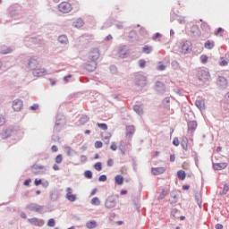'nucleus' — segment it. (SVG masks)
<instances>
[{"label":"nucleus","mask_w":229,"mask_h":229,"mask_svg":"<svg viewBox=\"0 0 229 229\" xmlns=\"http://www.w3.org/2000/svg\"><path fill=\"white\" fill-rule=\"evenodd\" d=\"M67 124V119L63 114H58L55 117V123L54 125V133H60L65 125Z\"/></svg>","instance_id":"1"},{"label":"nucleus","mask_w":229,"mask_h":229,"mask_svg":"<svg viewBox=\"0 0 229 229\" xmlns=\"http://www.w3.org/2000/svg\"><path fill=\"white\" fill-rule=\"evenodd\" d=\"M27 210H30V212H36L37 214H46L47 209L46 206H40L37 203H30L26 206Z\"/></svg>","instance_id":"2"},{"label":"nucleus","mask_w":229,"mask_h":229,"mask_svg":"<svg viewBox=\"0 0 229 229\" xmlns=\"http://www.w3.org/2000/svg\"><path fill=\"white\" fill-rule=\"evenodd\" d=\"M30 171L35 174V176H38L40 174H46L47 168L42 165L35 164L30 167Z\"/></svg>","instance_id":"3"},{"label":"nucleus","mask_w":229,"mask_h":229,"mask_svg":"<svg viewBox=\"0 0 229 229\" xmlns=\"http://www.w3.org/2000/svg\"><path fill=\"white\" fill-rule=\"evenodd\" d=\"M181 53L183 55H187V53H191L192 51V43L191 41H182L181 43Z\"/></svg>","instance_id":"4"},{"label":"nucleus","mask_w":229,"mask_h":229,"mask_svg":"<svg viewBox=\"0 0 229 229\" xmlns=\"http://www.w3.org/2000/svg\"><path fill=\"white\" fill-rule=\"evenodd\" d=\"M106 208H115L117 205V197L111 195L109 196L105 202Z\"/></svg>","instance_id":"5"},{"label":"nucleus","mask_w":229,"mask_h":229,"mask_svg":"<svg viewBox=\"0 0 229 229\" xmlns=\"http://www.w3.org/2000/svg\"><path fill=\"white\" fill-rule=\"evenodd\" d=\"M198 79L199 81L207 83V81L210 80V72H207L206 70H199L198 72Z\"/></svg>","instance_id":"6"},{"label":"nucleus","mask_w":229,"mask_h":229,"mask_svg":"<svg viewBox=\"0 0 229 229\" xmlns=\"http://www.w3.org/2000/svg\"><path fill=\"white\" fill-rule=\"evenodd\" d=\"M13 134V127L10 126L6 129L3 130V131L0 132V141L5 140V139H8L9 137H12Z\"/></svg>","instance_id":"7"},{"label":"nucleus","mask_w":229,"mask_h":229,"mask_svg":"<svg viewBox=\"0 0 229 229\" xmlns=\"http://www.w3.org/2000/svg\"><path fill=\"white\" fill-rule=\"evenodd\" d=\"M58 10L62 13H69L72 10V6L67 2H63L58 5Z\"/></svg>","instance_id":"8"},{"label":"nucleus","mask_w":229,"mask_h":229,"mask_svg":"<svg viewBox=\"0 0 229 229\" xmlns=\"http://www.w3.org/2000/svg\"><path fill=\"white\" fill-rule=\"evenodd\" d=\"M216 85L221 90H225L228 87V81L223 76H219L216 81Z\"/></svg>","instance_id":"9"},{"label":"nucleus","mask_w":229,"mask_h":229,"mask_svg":"<svg viewBox=\"0 0 229 229\" xmlns=\"http://www.w3.org/2000/svg\"><path fill=\"white\" fill-rule=\"evenodd\" d=\"M22 106H24L22 100L16 98L13 101V110H14V112H21V110H22Z\"/></svg>","instance_id":"10"},{"label":"nucleus","mask_w":229,"mask_h":229,"mask_svg":"<svg viewBox=\"0 0 229 229\" xmlns=\"http://www.w3.org/2000/svg\"><path fill=\"white\" fill-rule=\"evenodd\" d=\"M97 67H98V63L92 60H89L84 65V68L86 69V71H89V72H93V71H96Z\"/></svg>","instance_id":"11"},{"label":"nucleus","mask_w":229,"mask_h":229,"mask_svg":"<svg viewBox=\"0 0 229 229\" xmlns=\"http://www.w3.org/2000/svg\"><path fill=\"white\" fill-rule=\"evenodd\" d=\"M100 56L99 49L93 48L89 55V60H91L93 62H96V60H98Z\"/></svg>","instance_id":"12"},{"label":"nucleus","mask_w":229,"mask_h":229,"mask_svg":"<svg viewBox=\"0 0 229 229\" xmlns=\"http://www.w3.org/2000/svg\"><path fill=\"white\" fill-rule=\"evenodd\" d=\"M131 148V145L126 144L124 140H121L120 144L118 146V148L121 150L122 155H126V149H130Z\"/></svg>","instance_id":"13"},{"label":"nucleus","mask_w":229,"mask_h":229,"mask_svg":"<svg viewBox=\"0 0 229 229\" xmlns=\"http://www.w3.org/2000/svg\"><path fill=\"white\" fill-rule=\"evenodd\" d=\"M33 76H36L37 78H40L42 76H46V74H47V71H46V69L44 68H36L33 72H32Z\"/></svg>","instance_id":"14"},{"label":"nucleus","mask_w":229,"mask_h":229,"mask_svg":"<svg viewBox=\"0 0 229 229\" xmlns=\"http://www.w3.org/2000/svg\"><path fill=\"white\" fill-rule=\"evenodd\" d=\"M147 83H148V81L144 76L138 75L136 77V85H138V87H146Z\"/></svg>","instance_id":"15"},{"label":"nucleus","mask_w":229,"mask_h":229,"mask_svg":"<svg viewBox=\"0 0 229 229\" xmlns=\"http://www.w3.org/2000/svg\"><path fill=\"white\" fill-rule=\"evenodd\" d=\"M66 192V199L72 203H74V201H76V195L72 194V188H67Z\"/></svg>","instance_id":"16"},{"label":"nucleus","mask_w":229,"mask_h":229,"mask_svg":"<svg viewBox=\"0 0 229 229\" xmlns=\"http://www.w3.org/2000/svg\"><path fill=\"white\" fill-rule=\"evenodd\" d=\"M38 65V61H37V58L31 57L30 59H29V63H28L29 69H31V71H35Z\"/></svg>","instance_id":"17"},{"label":"nucleus","mask_w":229,"mask_h":229,"mask_svg":"<svg viewBox=\"0 0 229 229\" xmlns=\"http://www.w3.org/2000/svg\"><path fill=\"white\" fill-rule=\"evenodd\" d=\"M196 128H198V122L196 121L188 122L189 133H194V131H196Z\"/></svg>","instance_id":"18"},{"label":"nucleus","mask_w":229,"mask_h":229,"mask_svg":"<svg viewBox=\"0 0 229 229\" xmlns=\"http://www.w3.org/2000/svg\"><path fill=\"white\" fill-rule=\"evenodd\" d=\"M126 55H128V48L126 46H122L119 47L118 56L120 58H126Z\"/></svg>","instance_id":"19"},{"label":"nucleus","mask_w":229,"mask_h":229,"mask_svg":"<svg viewBox=\"0 0 229 229\" xmlns=\"http://www.w3.org/2000/svg\"><path fill=\"white\" fill-rule=\"evenodd\" d=\"M226 167H228L227 163H214L213 164V169H215V171H221L222 169H226Z\"/></svg>","instance_id":"20"},{"label":"nucleus","mask_w":229,"mask_h":229,"mask_svg":"<svg viewBox=\"0 0 229 229\" xmlns=\"http://www.w3.org/2000/svg\"><path fill=\"white\" fill-rule=\"evenodd\" d=\"M156 90L158 92V94H164V92H165V86L164 83L157 81L156 83Z\"/></svg>","instance_id":"21"},{"label":"nucleus","mask_w":229,"mask_h":229,"mask_svg":"<svg viewBox=\"0 0 229 229\" xmlns=\"http://www.w3.org/2000/svg\"><path fill=\"white\" fill-rule=\"evenodd\" d=\"M205 49H208V51L214 49L216 47V42L214 40H207L204 43Z\"/></svg>","instance_id":"22"},{"label":"nucleus","mask_w":229,"mask_h":229,"mask_svg":"<svg viewBox=\"0 0 229 229\" xmlns=\"http://www.w3.org/2000/svg\"><path fill=\"white\" fill-rule=\"evenodd\" d=\"M164 173H165V167L152 168V174H154L155 176H158V174H164Z\"/></svg>","instance_id":"23"},{"label":"nucleus","mask_w":229,"mask_h":229,"mask_svg":"<svg viewBox=\"0 0 229 229\" xmlns=\"http://www.w3.org/2000/svg\"><path fill=\"white\" fill-rule=\"evenodd\" d=\"M64 149L68 157H76V155H78V152L71 147H65Z\"/></svg>","instance_id":"24"},{"label":"nucleus","mask_w":229,"mask_h":229,"mask_svg":"<svg viewBox=\"0 0 229 229\" xmlns=\"http://www.w3.org/2000/svg\"><path fill=\"white\" fill-rule=\"evenodd\" d=\"M28 221L33 226H42L44 225V224H41L40 220H38V218H37V217L29 218Z\"/></svg>","instance_id":"25"},{"label":"nucleus","mask_w":229,"mask_h":229,"mask_svg":"<svg viewBox=\"0 0 229 229\" xmlns=\"http://www.w3.org/2000/svg\"><path fill=\"white\" fill-rule=\"evenodd\" d=\"M141 53H143L144 55H151V53H153V47L145 45L141 48Z\"/></svg>","instance_id":"26"},{"label":"nucleus","mask_w":229,"mask_h":229,"mask_svg":"<svg viewBox=\"0 0 229 229\" xmlns=\"http://www.w3.org/2000/svg\"><path fill=\"white\" fill-rule=\"evenodd\" d=\"M195 106L200 110V112H203L205 110V100H196Z\"/></svg>","instance_id":"27"},{"label":"nucleus","mask_w":229,"mask_h":229,"mask_svg":"<svg viewBox=\"0 0 229 229\" xmlns=\"http://www.w3.org/2000/svg\"><path fill=\"white\" fill-rule=\"evenodd\" d=\"M58 42L64 46H66V44H69V38L66 35H61L58 37Z\"/></svg>","instance_id":"28"},{"label":"nucleus","mask_w":229,"mask_h":229,"mask_svg":"<svg viewBox=\"0 0 229 229\" xmlns=\"http://www.w3.org/2000/svg\"><path fill=\"white\" fill-rule=\"evenodd\" d=\"M86 228L88 229L98 228V222H96V220L88 221L86 223Z\"/></svg>","instance_id":"29"},{"label":"nucleus","mask_w":229,"mask_h":229,"mask_svg":"<svg viewBox=\"0 0 229 229\" xmlns=\"http://www.w3.org/2000/svg\"><path fill=\"white\" fill-rule=\"evenodd\" d=\"M133 110L138 114V115H144V109L142 108V106L135 105L133 106Z\"/></svg>","instance_id":"30"},{"label":"nucleus","mask_w":229,"mask_h":229,"mask_svg":"<svg viewBox=\"0 0 229 229\" xmlns=\"http://www.w3.org/2000/svg\"><path fill=\"white\" fill-rule=\"evenodd\" d=\"M135 133V126L133 125H129L126 127V135L127 137H131Z\"/></svg>","instance_id":"31"},{"label":"nucleus","mask_w":229,"mask_h":229,"mask_svg":"<svg viewBox=\"0 0 229 229\" xmlns=\"http://www.w3.org/2000/svg\"><path fill=\"white\" fill-rule=\"evenodd\" d=\"M170 198V203H178V193L176 191H173Z\"/></svg>","instance_id":"32"},{"label":"nucleus","mask_w":229,"mask_h":229,"mask_svg":"<svg viewBox=\"0 0 229 229\" xmlns=\"http://www.w3.org/2000/svg\"><path fill=\"white\" fill-rule=\"evenodd\" d=\"M114 182L116 185H123V183H124V177H123L121 174H118L114 177Z\"/></svg>","instance_id":"33"},{"label":"nucleus","mask_w":229,"mask_h":229,"mask_svg":"<svg viewBox=\"0 0 229 229\" xmlns=\"http://www.w3.org/2000/svg\"><path fill=\"white\" fill-rule=\"evenodd\" d=\"M83 19L78 18L75 21H73L72 26L74 28H81L83 26Z\"/></svg>","instance_id":"34"},{"label":"nucleus","mask_w":229,"mask_h":229,"mask_svg":"<svg viewBox=\"0 0 229 229\" xmlns=\"http://www.w3.org/2000/svg\"><path fill=\"white\" fill-rule=\"evenodd\" d=\"M171 65L174 71H180V69H182V66H180V63L176 60L172 61Z\"/></svg>","instance_id":"35"},{"label":"nucleus","mask_w":229,"mask_h":229,"mask_svg":"<svg viewBox=\"0 0 229 229\" xmlns=\"http://www.w3.org/2000/svg\"><path fill=\"white\" fill-rule=\"evenodd\" d=\"M58 191H52L50 192V199L51 201H56V199H58Z\"/></svg>","instance_id":"36"},{"label":"nucleus","mask_w":229,"mask_h":229,"mask_svg":"<svg viewBox=\"0 0 229 229\" xmlns=\"http://www.w3.org/2000/svg\"><path fill=\"white\" fill-rule=\"evenodd\" d=\"M177 176H178L179 180H182L183 181L187 177V174L183 170H179L177 172Z\"/></svg>","instance_id":"37"},{"label":"nucleus","mask_w":229,"mask_h":229,"mask_svg":"<svg viewBox=\"0 0 229 229\" xmlns=\"http://www.w3.org/2000/svg\"><path fill=\"white\" fill-rule=\"evenodd\" d=\"M91 205H94L95 207H99L101 205V200H99V198L95 197L90 201Z\"/></svg>","instance_id":"38"},{"label":"nucleus","mask_w":229,"mask_h":229,"mask_svg":"<svg viewBox=\"0 0 229 229\" xmlns=\"http://www.w3.org/2000/svg\"><path fill=\"white\" fill-rule=\"evenodd\" d=\"M89 116H87V115H82V116L80 118L79 123H80L81 124H86V123H89Z\"/></svg>","instance_id":"39"},{"label":"nucleus","mask_w":229,"mask_h":229,"mask_svg":"<svg viewBox=\"0 0 229 229\" xmlns=\"http://www.w3.org/2000/svg\"><path fill=\"white\" fill-rule=\"evenodd\" d=\"M165 196H167V190L163 189L160 195L157 198L158 201H160V199H164V198H165Z\"/></svg>","instance_id":"40"},{"label":"nucleus","mask_w":229,"mask_h":229,"mask_svg":"<svg viewBox=\"0 0 229 229\" xmlns=\"http://www.w3.org/2000/svg\"><path fill=\"white\" fill-rule=\"evenodd\" d=\"M200 28L204 31H210V26H208V23H207V22H202L200 25Z\"/></svg>","instance_id":"41"},{"label":"nucleus","mask_w":229,"mask_h":229,"mask_svg":"<svg viewBox=\"0 0 229 229\" xmlns=\"http://www.w3.org/2000/svg\"><path fill=\"white\" fill-rule=\"evenodd\" d=\"M94 169H96V171H102L103 170V163L101 162H98L94 165Z\"/></svg>","instance_id":"42"},{"label":"nucleus","mask_w":229,"mask_h":229,"mask_svg":"<svg viewBox=\"0 0 229 229\" xmlns=\"http://www.w3.org/2000/svg\"><path fill=\"white\" fill-rule=\"evenodd\" d=\"M55 162V164H62V162H64V157L62 156V154L56 156Z\"/></svg>","instance_id":"43"},{"label":"nucleus","mask_w":229,"mask_h":229,"mask_svg":"<svg viewBox=\"0 0 229 229\" xmlns=\"http://www.w3.org/2000/svg\"><path fill=\"white\" fill-rule=\"evenodd\" d=\"M85 178H88V180H92V171L87 170L84 172Z\"/></svg>","instance_id":"44"},{"label":"nucleus","mask_w":229,"mask_h":229,"mask_svg":"<svg viewBox=\"0 0 229 229\" xmlns=\"http://www.w3.org/2000/svg\"><path fill=\"white\" fill-rule=\"evenodd\" d=\"M55 225H56L55 218H50L47 222V226H49L50 228H55Z\"/></svg>","instance_id":"45"},{"label":"nucleus","mask_w":229,"mask_h":229,"mask_svg":"<svg viewBox=\"0 0 229 229\" xmlns=\"http://www.w3.org/2000/svg\"><path fill=\"white\" fill-rule=\"evenodd\" d=\"M98 127L100 128L101 130H104L106 131L108 130V125L106 123H97Z\"/></svg>","instance_id":"46"},{"label":"nucleus","mask_w":229,"mask_h":229,"mask_svg":"<svg viewBox=\"0 0 229 229\" xmlns=\"http://www.w3.org/2000/svg\"><path fill=\"white\" fill-rule=\"evenodd\" d=\"M165 108H169V103H171V98H165L163 101Z\"/></svg>","instance_id":"47"},{"label":"nucleus","mask_w":229,"mask_h":229,"mask_svg":"<svg viewBox=\"0 0 229 229\" xmlns=\"http://www.w3.org/2000/svg\"><path fill=\"white\" fill-rule=\"evenodd\" d=\"M1 53H2V55H8V53H12V49L6 48V47H2Z\"/></svg>","instance_id":"48"},{"label":"nucleus","mask_w":229,"mask_h":229,"mask_svg":"<svg viewBox=\"0 0 229 229\" xmlns=\"http://www.w3.org/2000/svg\"><path fill=\"white\" fill-rule=\"evenodd\" d=\"M200 62L201 64H207V62H208V56L203 55L200 56Z\"/></svg>","instance_id":"49"},{"label":"nucleus","mask_w":229,"mask_h":229,"mask_svg":"<svg viewBox=\"0 0 229 229\" xmlns=\"http://www.w3.org/2000/svg\"><path fill=\"white\" fill-rule=\"evenodd\" d=\"M112 138V134L110 132H104L102 133V139H111Z\"/></svg>","instance_id":"50"},{"label":"nucleus","mask_w":229,"mask_h":229,"mask_svg":"<svg viewBox=\"0 0 229 229\" xmlns=\"http://www.w3.org/2000/svg\"><path fill=\"white\" fill-rule=\"evenodd\" d=\"M139 65H140V69H144V67H146V60L140 59L139 61Z\"/></svg>","instance_id":"51"},{"label":"nucleus","mask_w":229,"mask_h":229,"mask_svg":"<svg viewBox=\"0 0 229 229\" xmlns=\"http://www.w3.org/2000/svg\"><path fill=\"white\" fill-rule=\"evenodd\" d=\"M181 146H182V148L185 151H187V149H188L187 140H182V143H181Z\"/></svg>","instance_id":"52"},{"label":"nucleus","mask_w":229,"mask_h":229,"mask_svg":"<svg viewBox=\"0 0 229 229\" xmlns=\"http://www.w3.org/2000/svg\"><path fill=\"white\" fill-rule=\"evenodd\" d=\"M5 123H6V118H4V115L0 114V126H4Z\"/></svg>","instance_id":"53"},{"label":"nucleus","mask_w":229,"mask_h":229,"mask_svg":"<svg viewBox=\"0 0 229 229\" xmlns=\"http://www.w3.org/2000/svg\"><path fill=\"white\" fill-rule=\"evenodd\" d=\"M195 201H197V204L199 205V207H201V199H199V194H196L195 195Z\"/></svg>","instance_id":"54"},{"label":"nucleus","mask_w":229,"mask_h":229,"mask_svg":"<svg viewBox=\"0 0 229 229\" xmlns=\"http://www.w3.org/2000/svg\"><path fill=\"white\" fill-rule=\"evenodd\" d=\"M89 160V158L87 157V156L82 155L81 156V164H86V162Z\"/></svg>","instance_id":"55"},{"label":"nucleus","mask_w":229,"mask_h":229,"mask_svg":"<svg viewBox=\"0 0 229 229\" xmlns=\"http://www.w3.org/2000/svg\"><path fill=\"white\" fill-rule=\"evenodd\" d=\"M34 185L38 187V185H42V179H35Z\"/></svg>","instance_id":"56"},{"label":"nucleus","mask_w":229,"mask_h":229,"mask_svg":"<svg viewBox=\"0 0 229 229\" xmlns=\"http://www.w3.org/2000/svg\"><path fill=\"white\" fill-rule=\"evenodd\" d=\"M229 191V184H225L222 194L225 195Z\"/></svg>","instance_id":"57"},{"label":"nucleus","mask_w":229,"mask_h":229,"mask_svg":"<svg viewBox=\"0 0 229 229\" xmlns=\"http://www.w3.org/2000/svg\"><path fill=\"white\" fill-rule=\"evenodd\" d=\"M107 177L106 174H102L98 177V182H106Z\"/></svg>","instance_id":"58"},{"label":"nucleus","mask_w":229,"mask_h":229,"mask_svg":"<svg viewBox=\"0 0 229 229\" xmlns=\"http://www.w3.org/2000/svg\"><path fill=\"white\" fill-rule=\"evenodd\" d=\"M95 148H96L97 149H99V148H103V142H101V141H96V142H95Z\"/></svg>","instance_id":"59"},{"label":"nucleus","mask_w":229,"mask_h":229,"mask_svg":"<svg viewBox=\"0 0 229 229\" xmlns=\"http://www.w3.org/2000/svg\"><path fill=\"white\" fill-rule=\"evenodd\" d=\"M110 149L112 151H117V145H115V142L111 143Z\"/></svg>","instance_id":"60"},{"label":"nucleus","mask_w":229,"mask_h":229,"mask_svg":"<svg viewBox=\"0 0 229 229\" xmlns=\"http://www.w3.org/2000/svg\"><path fill=\"white\" fill-rule=\"evenodd\" d=\"M173 144L174 146H180V140H178V138H174Z\"/></svg>","instance_id":"61"},{"label":"nucleus","mask_w":229,"mask_h":229,"mask_svg":"<svg viewBox=\"0 0 229 229\" xmlns=\"http://www.w3.org/2000/svg\"><path fill=\"white\" fill-rule=\"evenodd\" d=\"M166 67L164 64H159L157 66V71H165Z\"/></svg>","instance_id":"62"},{"label":"nucleus","mask_w":229,"mask_h":229,"mask_svg":"<svg viewBox=\"0 0 229 229\" xmlns=\"http://www.w3.org/2000/svg\"><path fill=\"white\" fill-rule=\"evenodd\" d=\"M110 26H112V21H107L104 23V27L103 28H110Z\"/></svg>","instance_id":"63"},{"label":"nucleus","mask_w":229,"mask_h":229,"mask_svg":"<svg viewBox=\"0 0 229 229\" xmlns=\"http://www.w3.org/2000/svg\"><path fill=\"white\" fill-rule=\"evenodd\" d=\"M30 110H38V104H34L30 107Z\"/></svg>","instance_id":"64"}]
</instances>
